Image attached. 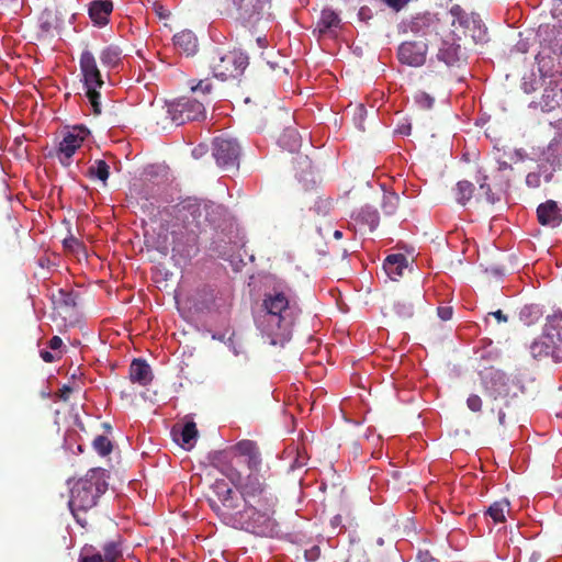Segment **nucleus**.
Returning <instances> with one entry per match:
<instances>
[{
	"mask_svg": "<svg viewBox=\"0 0 562 562\" xmlns=\"http://www.w3.org/2000/svg\"><path fill=\"white\" fill-rule=\"evenodd\" d=\"M166 213L171 221H166V229L172 236V251L190 258L198 251V239L207 226H215L224 215L222 205L212 201L188 198L177 203Z\"/></svg>",
	"mask_w": 562,
	"mask_h": 562,
	"instance_id": "obj_1",
	"label": "nucleus"
},
{
	"mask_svg": "<svg viewBox=\"0 0 562 562\" xmlns=\"http://www.w3.org/2000/svg\"><path fill=\"white\" fill-rule=\"evenodd\" d=\"M236 490L252 517L250 532L261 537L278 535V522L273 517L277 498L268 491L263 477L258 472L249 473Z\"/></svg>",
	"mask_w": 562,
	"mask_h": 562,
	"instance_id": "obj_2",
	"label": "nucleus"
},
{
	"mask_svg": "<svg viewBox=\"0 0 562 562\" xmlns=\"http://www.w3.org/2000/svg\"><path fill=\"white\" fill-rule=\"evenodd\" d=\"M261 308L263 316L257 319L258 328L271 337V344L288 339L301 310L294 300L279 289L265 293Z\"/></svg>",
	"mask_w": 562,
	"mask_h": 562,
	"instance_id": "obj_3",
	"label": "nucleus"
},
{
	"mask_svg": "<svg viewBox=\"0 0 562 562\" xmlns=\"http://www.w3.org/2000/svg\"><path fill=\"white\" fill-rule=\"evenodd\" d=\"M106 477L104 469L94 468L70 487L68 505L77 524L83 528L88 525L86 514L97 506L100 496L108 490Z\"/></svg>",
	"mask_w": 562,
	"mask_h": 562,
	"instance_id": "obj_4",
	"label": "nucleus"
},
{
	"mask_svg": "<svg viewBox=\"0 0 562 562\" xmlns=\"http://www.w3.org/2000/svg\"><path fill=\"white\" fill-rule=\"evenodd\" d=\"M215 498H210L211 508L229 526L250 532L254 524L238 491H234L224 480H216L212 485Z\"/></svg>",
	"mask_w": 562,
	"mask_h": 562,
	"instance_id": "obj_5",
	"label": "nucleus"
},
{
	"mask_svg": "<svg viewBox=\"0 0 562 562\" xmlns=\"http://www.w3.org/2000/svg\"><path fill=\"white\" fill-rule=\"evenodd\" d=\"M449 14L452 26L450 35L454 40L470 41L473 44H483L487 41V29L477 13H469L461 5L453 4Z\"/></svg>",
	"mask_w": 562,
	"mask_h": 562,
	"instance_id": "obj_6",
	"label": "nucleus"
},
{
	"mask_svg": "<svg viewBox=\"0 0 562 562\" xmlns=\"http://www.w3.org/2000/svg\"><path fill=\"white\" fill-rule=\"evenodd\" d=\"M213 76L223 81L239 78L249 65V57L240 49L214 48L207 57Z\"/></svg>",
	"mask_w": 562,
	"mask_h": 562,
	"instance_id": "obj_7",
	"label": "nucleus"
},
{
	"mask_svg": "<svg viewBox=\"0 0 562 562\" xmlns=\"http://www.w3.org/2000/svg\"><path fill=\"white\" fill-rule=\"evenodd\" d=\"M80 72L83 78V85L86 88V95L91 103L93 113L95 115L101 114L100 104V92L104 85L102 75L98 68L94 55L89 50L85 49L79 58Z\"/></svg>",
	"mask_w": 562,
	"mask_h": 562,
	"instance_id": "obj_8",
	"label": "nucleus"
},
{
	"mask_svg": "<svg viewBox=\"0 0 562 562\" xmlns=\"http://www.w3.org/2000/svg\"><path fill=\"white\" fill-rule=\"evenodd\" d=\"M166 113L170 122L179 126L189 121L204 119L205 108L199 100L180 98L166 105Z\"/></svg>",
	"mask_w": 562,
	"mask_h": 562,
	"instance_id": "obj_9",
	"label": "nucleus"
},
{
	"mask_svg": "<svg viewBox=\"0 0 562 562\" xmlns=\"http://www.w3.org/2000/svg\"><path fill=\"white\" fill-rule=\"evenodd\" d=\"M212 155L218 167L234 170L239 166L240 146L235 139L216 137L212 143Z\"/></svg>",
	"mask_w": 562,
	"mask_h": 562,
	"instance_id": "obj_10",
	"label": "nucleus"
},
{
	"mask_svg": "<svg viewBox=\"0 0 562 562\" xmlns=\"http://www.w3.org/2000/svg\"><path fill=\"white\" fill-rule=\"evenodd\" d=\"M88 135L89 130L81 125L74 126L65 133L57 150V158L63 166L70 165L71 157L81 147Z\"/></svg>",
	"mask_w": 562,
	"mask_h": 562,
	"instance_id": "obj_11",
	"label": "nucleus"
},
{
	"mask_svg": "<svg viewBox=\"0 0 562 562\" xmlns=\"http://www.w3.org/2000/svg\"><path fill=\"white\" fill-rule=\"evenodd\" d=\"M427 44L422 42H404L398 46V60L407 66L420 67L426 61Z\"/></svg>",
	"mask_w": 562,
	"mask_h": 562,
	"instance_id": "obj_12",
	"label": "nucleus"
},
{
	"mask_svg": "<svg viewBox=\"0 0 562 562\" xmlns=\"http://www.w3.org/2000/svg\"><path fill=\"white\" fill-rule=\"evenodd\" d=\"M440 20L431 13L417 14L406 24V30L418 36L439 35Z\"/></svg>",
	"mask_w": 562,
	"mask_h": 562,
	"instance_id": "obj_13",
	"label": "nucleus"
},
{
	"mask_svg": "<svg viewBox=\"0 0 562 562\" xmlns=\"http://www.w3.org/2000/svg\"><path fill=\"white\" fill-rule=\"evenodd\" d=\"M232 450L235 454L245 458V462L247 463L250 473L259 472L262 458L259 447L255 441L248 439L240 440L232 448Z\"/></svg>",
	"mask_w": 562,
	"mask_h": 562,
	"instance_id": "obj_14",
	"label": "nucleus"
},
{
	"mask_svg": "<svg viewBox=\"0 0 562 562\" xmlns=\"http://www.w3.org/2000/svg\"><path fill=\"white\" fill-rule=\"evenodd\" d=\"M437 58L448 67H459L461 63L465 61V54L461 49V45L458 43V40H454L452 36L451 41L449 38H443L441 41Z\"/></svg>",
	"mask_w": 562,
	"mask_h": 562,
	"instance_id": "obj_15",
	"label": "nucleus"
},
{
	"mask_svg": "<svg viewBox=\"0 0 562 562\" xmlns=\"http://www.w3.org/2000/svg\"><path fill=\"white\" fill-rule=\"evenodd\" d=\"M271 0H233V3L238 12L239 19L251 22L258 20L266 4Z\"/></svg>",
	"mask_w": 562,
	"mask_h": 562,
	"instance_id": "obj_16",
	"label": "nucleus"
},
{
	"mask_svg": "<svg viewBox=\"0 0 562 562\" xmlns=\"http://www.w3.org/2000/svg\"><path fill=\"white\" fill-rule=\"evenodd\" d=\"M537 217L541 225L555 227L562 222V213L555 201L548 200L537 209Z\"/></svg>",
	"mask_w": 562,
	"mask_h": 562,
	"instance_id": "obj_17",
	"label": "nucleus"
},
{
	"mask_svg": "<svg viewBox=\"0 0 562 562\" xmlns=\"http://www.w3.org/2000/svg\"><path fill=\"white\" fill-rule=\"evenodd\" d=\"M128 374L132 383H137L142 386L150 384L154 379L150 366L140 358L133 359L130 364Z\"/></svg>",
	"mask_w": 562,
	"mask_h": 562,
	"instance_id": "obj_18",
	"label": "nucleus"
},
{
	"mask_svg": "<svg viewBox=\"0 0 562 562\" xmlns=\"http://www.w3.org/2000/svg\"><path fill=\"white\" fill-rule=\"evenodd\" d=\"M113 11L111 0H94L89 5V16L98 26H104L109 23V16Z\"/></svg>",
	"mask_w": 562,
	"mask_h": 562,
	"instance_id": "obj_19",
	"label": "nucleus"
},
{
	"mask_svg": "<svg viewBox=\"0 0 562 562\" xmlns=\"http://www.w3.org/2000/svg\"><path fill=\"white\" fill-rule=\"evenodd\" d=\"M407 267L408 261L403 254L389 255L383 262L385 273L393 281H397L398 278L403 277L404 270Z\"/></svg>",
	"mask_w": 562,
	"mask_h": 562,
	"instance_id": "obj_20",
	"label": "nucleus"
},
{
	"mask_svg": "<svg viewBox=\"0 0 562 562\" xmlns=\"http://www.w3.org/2000/svg\"><path fill=\"white\" fill-rule=\"evenodd\" d=\"M175 47L187 56L194 55L198 49V38L192 31L183 30L173 36Z\"/></svg>",
	"mask_w": 562,
	"mask_h": 562,
	"instance_id": "obj_21",
	"label": "nucleus"
},
{
	"mask_svg": "<svg viewBox=\"0 0 562 562\" xmlns=\"http://www.w3.org/2000/svg\"><path fill=\"white\" fill-rule=\"evenodd\" d=\"M225 459L226 456L216 458L214 465L224 476H226L232 482V484H234L235 487H237V485L241 483L245 477L241 476V473L235 467L233 459L229 461H226Z\"/></svg>",
	"mask_w": 562,
	"mask_h": 562,
	"instance_id": "obj_22",
	"label": "nucleus"
},
{
	"mask_svg": "<svg viewBox=\"0 0 562 562\" xmlns=\"http://www.w3.org/2000/svg\"><path fill=\"white\" fill-rule=\"evenodd\" d=\"M510 510V503L507 498L495 501L485 510L484 516L490 517L495 524L504 522L506 514Z\"/></svg>",
	"mask_w": 562,
	"mask_h": 562,
	"instance_id": "obj_23",
	"label": "nucleus"
},
{
	"mask_svg": "<svg viewBox=\"0 0 562 562\" xmlns=\"http://www.w3.org/2000/svg\"><path fill=\"white\" fill-rule=\"evenodd\" d=\"M77 296L78 295L72 291L59 289L53 294V302L56 307L68 311L77 305Z\"/></svg>",
	"mask_w": 562,
	"mask_h": 562,
	"instance_id": "obj_24",
	"label": "nucleus"
},
{
	"mask_svg": "<svg viewBox=\"0 0 562 562\" xmlns=\"http://www.w3.org/2000/svg\"><path fill=\"white\" fill-rule=\"evenodd\" d=\"M339 23L340 19L334 10L324 9L317 23V29L319 34H325L333 27H337Z\"/></svg>",
	"mask_w": 562,
	"mask_h": 562,
	"instance_id": "obj_25",
	"label": "nucleus"
},
{
	"mask_svg": "<svg viewBox=\"0 0 562 562\" xmlns=\"http://www.w3.org/2000/svg\"><path fill=\"white\" fill-rule=\"evenodd\" d=\"M102 558L104 562H119L123 557L122 541L120 538L116 540L108 541L103 547Z\"/></svg>",
	"mask_w": 562,
	"mask_h": 562,
	"instance_id": "obj_26",
	"label": "nucleus"
},
{
	"mask_svg": "<svg viewBox=\"0 0 562 562\" xmlns=\"http://www.w3.org/2000/svg\"><path fill=\"white\" fill-rule=\"evenodd\" d=\"M357 220L368 225L370 231L375 229L379 226L380 216L375 207L371 205H364L360 209Z\"/></svg>",
	"mask_w": 562,
	"mask_h": 562,
	"instance_id": "obj_27",
	"label": "nucleus"
},
{
	"mask_svg": "<svg viewBox=\"0 0 562 562\" xmlns=\"http://www.w3.org/2000/svg\"><path fill=\"white\" fill-rule=\"evenodd\" d=\"M122 50L116 46L105 47L101 54L100 59L103 66L115 68L121 63Z\"/></svg>",
	"mask_w": 562,
	"mask_h": 562,
	"instance_id": "obj_28",
	"label": "nucleus"
},
{
	"mask_svg": "<svg viewBox=\"0 0 562 562\" xmlns=\"http://www.w3.org/2000/svg\"><path fill=\"white\" fill-rule=\"evenodd\" d=\"M87 176L90 178H97L102 182H105L110 176V167L104 160L97 159L88 168Z\"/></svg>",
	"mask_w": 562,
	"mask_h": 562,
	"instance_id": "obj_29",
	"label": "nucleus"
},
{
	"mask_svg": "<svg viewBox=\"0 0 562 562\" xmlns=\"http://www.w3.org/2000/svg\"><path fill=\"white\" fill-rule=\"evenodd\" d=\"M196 437H198V429H196L195 423L194 422L186 423L180 432L181 446L186 447L187 449L192 448Z\"/></svg>",
	"mask_w": 562,
	"mask_h": 562,
	"instance_id": "obj_30",
	"label": "nucleus"
},
{
	"mask_svg": "<svg viewBox=\"0 0 562 562\" xmlns=\"http://www.w3.org/2000/svg\"><path fill=\"white\" fill-rule=\"evenodd\" d=\"M473 192V183L467 180L459 181L456 187V199L458 203L465 205V203L472 198Z\"/></svg>",
	"mask_w": 562,
	"mask_h": 562,
	"instance_id": "obj_31",
	"label": "nucleus"
},
{
	"mask_svg": "<svg viewBox=\"0 0 562 562\" xmlns=\"http://www.w3.org/2000/svg\"><path fill=\"white\" fill-rule=\"evenodd\" d=\"M400 205V196L395 192H384L381 209L386 216L395 214Z\"/></svg>",
	"mask_w": 562,
	"mask_h": 562,
	"instance_id": "obj_32",
	"label": "nucleus"
},
{
	"mask_svg": "<svg viewBox=\"0 0 562 562\" xmlns=\"http://www.w3.org/2000/svg\"><path fill=\"white\" fill-rule=\"evenodd\" d=\"M78 562H104L102 554L91 544L81 548Z\"/></svg>",
	"mask_w": 562,
	"mask_h": 562,
	"instance_id": "obj_33",
	"label": "nucleus"
},
{
	"mask_svg": "<svg viewBox=\"0 0 562 562\" xmlns=\"http://www.w3.org/2000/svg\"><path fill=\"white\" fill-rule=\"evenodd\" d=\"M393 310L401 318H409L414 314V304L407 299H401L394 302Z\"/></svg>",
	"mask_w": 562,
	"mask_h": 562,
	"instance_id": "obj_34",
	"label": "nucleus"
},
{
	"mask_svg": "<svg viewBox=\"0 0 562 562\" xmlns=\"http://www.w3.org/2000/svg\"><path fill=\"white\" fill-rule=\"evenodd\" d=\"M92 446L94 450L102 457L111 453L113 448L111 440L103 435L97 436L92 441Z\"/></svg>",
	"mask_w": 562,
	"mask_h": 562,
	"instance_id": "obj_35",
	"label": "nucleus"
},
{
	"mask_svg": "<svg viewBox=\"0 0 562 562\" xmlns=\"http://www.w3.org/2000/svg\"><path fill=\"white\" fill-rule=\"evenodd\" d=\"M190 89L194 93L209 94L211 93L213 86L210 79H201L195 82V80L189 81Z\"/></svg>",
	"mask_w": 562,
	"mask_h": 562,
	"instance_id": "obj_36",
	"label": "nucleus"
},
{
	"mask_svg": "<svg viewBox=\"0 0 562 562\" xmlns=\"http://www.w3.org/2000/svg\"><path fill=\"white\" fill-rule=\"evenodd\" d=\"M415 101L418 104V106L424 110L431 109L435 103V99L424 91H419L415 94Z\"/></svg>",
	"mask_w": 562,
	"mask_h": 562,
	"instance_id": "obj_37",
	"label": "nucleus"
},
{
	"mask_svg": "<svg viewBox=\"0 0 562 562\" xmlns=\"http://www.w3.org/2000/svg\"><path fill=\"white\" fill-rule=\"evenodd\" d=\"M467 406L470 411L479 413L482 411V398L476 394H471L467 400Z\"/></svg>",
	"mask_w": 562,
	"mask_h": 562,
	"instance_id": "obj_38",
	"label": "nucleus"
},
{
	"mask_svg": "<svg viewBox=\"0 0 562 562\" xmlns=\"http://www.w3.org/2000/svg\"><path fill=\"white\" fill-rule=\"evenodd\" d=\"M480 190L482 191V194L484 195V199L487 203L495 204L498 201V198L495 196L488 184L484 182L480 183Z\"/></svg>",
	"mask_w": 562,
	"mask_h": 562,
	"instance_id": "obj_39",
	"label": "nucleus"
},
{
	"mask_svg": "<svg viewBox=\"0 0 562 562\" xmlns=\"http://www.w3.org/2000/svg\"><path fill=\"white\" fill-rule=\"evenodd\" d=\"M63 243L64 247L71 251H78L79 249L82 248V243L74 236L65 238Z\"/></svg>",
	"mask_w": 562,
	"mask_h": 562,
	"instance_id": "obj_40",
	"label": "nucleus"
},
{
	"mask_svg": "<svg viewBox=\"0 0 562 562\" xmlns=\"http://www.w3.org/2000/svg\"><path fill=\"white\" fill-rule=\"evenodd\" d=\"M437 314L442 321H449L452 317L453 311L450 306H440L437 308Z\"/></svg>",
	"mask_w": 562,
	"mask_h": 562,
	"instance_id": "obj_41",
	"label": "nucleus"
},
{
	"mask_svg": "<svg viewBox=\"0 0 562 562\" xmlns=\"http://www.w3.org/2000/svg\"><path fill=\"white\" fill-rule=\"evenodd\" d=\"M153 9L160 19H167L170 14L169 11L165 9V7L161 3L158 2H155L153 4Z\"/></svg>",
	"mask_w": 562,
	"mask_h": 562,
	"instance_id": "obj_42",
	"label": "nucleus"
},
{
	"mask_svg": "<svg viewBox=\"0 0 562 562\" xmlns=\"http://www.w3.org/2000/svg\"><path fill=\"white\" fill-rule=\"evenodd\" d=\"M409 2V0H385V3L394 9L395 11H400L401 9H403L407 3Z\"/></svg>",
	"mask_w": 562,
	"mask_h": 562,
	"instance_id": "obj_43",
	"label": "nucleus"
},
{
	"mask_svg": "<svg viewBox=\"0 0 562 562\" xmlns=\"http://www.w3.org/2000/svg\"><path fill=\"white\" fill-rule=\"evenodd\" d=\"M48 346H49L50 349L57 350V349H59L63 346V340H61V338L59 336H53L49 339Z\"/></svg>",
	"mask_w": 562,
	"mask_h": 562,
	"instance_id": "obj_44",
	"label": "nucleus"
},
{
	"mask_svg": "<svg viewBox=\"0 0 562 562\" xmlns=\"http://www.w3.org/2000/svg\"><path fill=\"white\" fill-rule=\"evenodd\" d=\"M41 358L48 363L56 360V357L48 350H41Z\"/></svg>",
	"mask_w": 562,
	"mask_h": 562,
	"instance_id": "obj_45",
	"label": "nucleus"
},
{
	"mask_svg": "<svg viewBox=\"0 0 562 562\" xmlns=\"http://www.w3.org/2000/svg\"><path fill=\"white\" fill-rule=\"evenodd\" d=\"M491 315H493L497 322H507V315H505L501 310H497L495 312H492Z\"/></svg>",
	"mask_w": 562,
	"mask_h": 562,
	"instance_id": "obj_46",
	"label": "nucleus"
},
{
	"mask_svg": "<svg viewBox=\"0 0 562 562\" xmlns=\"http://www.w3.org/2000/svg\"><path fill=\"white\" fill-rule=\"evenodd\" d=\"M512 169V166L506 161H498V170Z\"/></svg>",
	"mask_w": 562,
	"mask_h": 562,
	"instance_id": "obj_47",
	"label": "nucleus"
},
{
	"mask_svg": "<svg viewBox=\"0 0 562 562\" xmlns=\"http://www.w3.org/2000/svg\"><path fill=\"white\" fill-rule=\"evenodd\" d=\"M505 417H506L505 413L503 411H499L498 412V422L501 425H505Z\"/></svg>",
	"mask_w": 562,
	"mask_h": 562,
	"instance_id": "obj_48",
	"label": "nucleus"
},
{
	"mask_svg": "<svg viewBox=\"0 0 562 562\" xmlns=\"http://www.w3.org/2000/svg\"><path fill=\"white\" fill-rule=\"evenodd\" d=\"M340 522H341V517H340L339 515L335 516V517L331 519V525H333V526H338Z\"/></svg>",
	"mask_w": 562,
	"mask_h": 562,
	"instance_id": "obj_49",
	"label": "nucleus"
},
{
	"mask_svg": "<svg viewBox=\"0 0 562 562\" xmlns=\"http://www.w3.org/2000/svg\"><path fill=\"white\" fill-rule=\"evenodd\" d=\"M334 237H335L336 239H340V238H342V232H341V231L336 229V231L334 232Z\"/></svg>",
	"mask_w": 562,
	"mask_h": 562,
	"instance_id": "obj_50",
	"label": "nucleus"
},
{
	"mask_svg": "<svg viewBox=\"0 0 562 562\" xmlns=\"http://www.w3.org/2000/svg\"><path fill=\"white\" fill-rule=\"evenodd\" d=\"M364 10H366V8H361L360 11H359V15L361 18L367 16V13H364Z\"/></svg>",
	"mask_w": 562,
	"mask_h": 562,
	"instance_id": "obj_51",
	"label": "nucleus"
},
{
	"mask_svg": "<svg viewBox=\"0 0 562 562\" xmlns=\"http://www.w3.org/2000/svg\"><path fill=\"white\" fill-rule=\"evenodd\" d=\"M364 10H366V8H361L360 11H359V15L361 18L367 16V13H364Z\"/></svg>",
	"mask_w": 562,
	"mask_h": 562,
	"instance_id": "obj_52",
	"label": "nucleus"
},
{
	"mask_svg": "<svg viewBox=\"0 0 562 562\" xmlns=\"http://www.w3.org/2000/svg\"><path fill=\"white\" fill-rule=\"evenodd\" d=\"M409 130H411V126L404 127V131H402V133L409 134Z\"/></svg>",
	"mask_w": 562,
	"mask_h": 562,
	"instance_id": "obj_53",
	"label": "nucleus"
},
{
	"mask_svg": "<svg viewBox=\"0 0 562 562\" xmlns=\"http://www.w3.org/2000/svg\"><path fill=\"white\" fill-rule=\"evenodd\" d=\"M409 130H411V126L404 127V131H402V133L409 134Z\"/></svg>",
	"mask_w": 562,
	"mask_h": 562,
	"instance_id": "obj_54",
	"label": "nucleus"
},
{
	"mask_svg": "<svg viewBox=\"0 0 562 562\" xmlns=\"http://www.w3.org/2000/svg\"><path fill=\"white\" fill-rule=\"evenodd\" d=\"M157 124H161V125H162V128H166V127H167L162 122L157 121Z\"/></svg>",
	"mask_w": 562,
	"mask_h": 562,
	"instance_id": "obj_55",
	"label": "nucleus"
}]
</instances>
